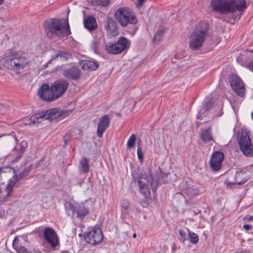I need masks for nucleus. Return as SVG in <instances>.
<instances>
[{
  "mask_svg": "<svg viewBox=\"0 0 253 253\" xmlns=\"http://www.w3.org/2000/svg\"><path fill=\"white\" fill-rule=\"evenodd\" d=\"M17 181L18 177L14 169H0V203L5 202L10 196Z\"/></svg>",
  "mask_w": 253,
  "mask_h": 253,
  "instance_id": "nucleus-1",
  "label": "nucleus"
},
{
  "mask_svg": "<svg viewBox=\"0 0 253 253\" xmlns=\"http://www.w3.org/2000/svg\"><path fill=\"white\" fill-rule=\"evenodd\" d=\"M213 10L220 14H227L237 10L242 12L246 7L245 0H211Z\"/></svg>",
  "mask_w": 253,
  "mask_h": 253,
  "instance_id": "nucleus-2",
  "label": "nucleus"
},
{
  "mask_svg": "<svg viewBox=\"0 0 253 253\" xmlns=\"http://www.w3.org/2000/svg\"><path fill=\"white\" fill-rule=\"evenodd\" d=\"M45 31L49 38H62L70 34L68 20L61 19H53L45 23Z\"/></svg>",
  "mask_w": 253,
  "mask_h": 253,
  "instance_id": "nucleus-3",
  "label": "nucleus"
},
{
  "mask_svg": "<svg viewBox=\"0 0 253 253\" xmlns=\"http://www.w3.org/2000/svg\"><path fill=\"white\" fill-rule=\"evenodd\" d=\"M209 25L205 22L198 24L189 38V46L193 50H198L208 37Z\"/></svg>",
  "mask_w": 253,
  "mask_h": 253,
  "instance_id": "nucleus-4",
  "label": "nucleus"
},
{
  "mask_svg": "<svg viewBox=\"0 0 253 253\" xmlns=\"http://www.w3.org/2000/svg\"><path fill=\"white\" fill-rule=\"evenodd\" d=\"M9 53H10V56L11 58L6 59L4 63V65L8 69L18 71L23 69L29 64V60L26 56L19 55L17 53L12 52L10 50H8L5 53L6 57L9 56L7 55Z\"/></svg>",
  "mask_w": 253,
  "mask_h": 253,
  "instance_id": "nucleus-5",
  "label": "nucleus"
},
{
  "mask_svg": "<svg viewBox=\"0 0 253 253\" xmlns=\"http://www.w3.org/2000/svg\"><path fill=\"white\" fill-rule=\"evenodd\" d=\"M116 20L123 27L126 26L128 24H135L137 19L133 11L128 8H119L114 14Z\"/></svg>",
  "mask_w": 253,
  "mask_h": 253,
  "instance_id": "nucleus-6",
  "label": "nucleus"
},
{
  "mask_svg": "<svg viewBox=\"0 0 253 253\" xmlns=\"http://www.w3.org/2000/svg\"><path fill=\"white\" fill-rule=\"evenodd\" d=\"M132 176L134 181H138L140 191L144 195L146 196L149 193L150 188L154 189L155 185L151 169H149L148 174H143L139 177L133 173Z\"/></svg>",
  "mask_w": 253,
  "mask_h": 253,
  "instance_id": "nucleus-7",
  "label": "nucleus"
},
{
  "mask_svg": "<svg viewBox=\"0 0 253 253\" xmlns=\"http://www.w3.org/2000/svg\"><path fill=\"white\" fill-rule=\"evenodd\" d=\"M237 140L240 148L243 154L246 156H253V146L248 133L246 131H242L238 133Z\"/></svg>",
  "mask_w": 253,
  "mask_h": 253,
  "instance_id": "nucleus-8",
  "label": "nucleus"
},
{
  "mask_svg": "<svg viewBox=\"0 0 253 253\" xmlns=\"http://www.w3.org/2000/svg\"><path fill=\"white\" fill-rule=\"evenodd\" d=\"M129 41L125 37L119 38L115 43L109 42L105 45V50L109 53L117 54L127 49Z\"/></svg>",
  "mask_w": 253,
  "mask_h": 253,
  "instance_id": "nucleus-9",
  "label": "nucleus"
},
{
  "mask_svg": "<svg viewBox=\"0 0 253 253\" xmlns=\"http://www.w3.org/2000/svg\"><path fill=\"white\" fill-rule=\"evenodd\" d=\"M56 99L63 95L69 86L68 82L63 79L57 80L51 84Z\"/></svg>",
  "mask_w": 253,
  "mask_h": 253,
  "instance_id": "nucleus-10",
  "label": "nucleus"
},
{
  "mask_svg": "<svg viewBox=\"0 0 253 253\" xmlns=\"http://www.w3.org/2000/svg\"><path fill=\"white\" fill-rule=\"evenodd\" d=\"M103 234L98 228L93 229L84 236L85 241L91 245L100 243L103 240Z\"/></svg>",
  "mask_w": 253,
  "mask_h": 253,
  "instance_id": "nucleus-11",
  "label": "nucleus"
},
{
  "mask_svg": "<svg viewBox=\"0 0 253 253\" xmlns=\"http://www.w3.org/2000/svg\"><path fill=\"white\" fill-rule=\"evenodd\" d=\"M45 240L48 243L53 250L59 245V240L56 232L50 227L46 228L43 233Z\"/></svg>",
  "mask_w": 253,
  "mask_h": 253,
  "instance_id": "nucleus-12",
  "label": "nucleus"
},
{
  "mask_svg": "<svg viewBox=\"0 0 253 253\" xmlns=\"http://www.w3.org/2000/svg\"><path fill=\"white\" fill-rule=\"evenodd\" d=\"M229 82L233 89L241 96L245 94V88L242 80L236 75H232L230 77Z\"/></svg>",
  "mask_w": 253,
  "mask_h": 253,
  "instance_id": "nucleus-13",
  "label": "nucleus"
},
{
  "mask_svg": "<svg viewBox=\"0 0 253 253\" xmlns=\"http://www.w3.org/2000/svg\"><path fill=\"white\" fill-rule=\"evenodd\" d=\"M39 96L42 100L45 101H52L56 100L54 93L52 90V87L47 84H43L38 90Z\"/></svg>",
  "mask_w": 253,
  "mask_h": 253,
  "instance_id": "nucleus-14",
  "label": "nucleus"
},
{
  "mask_svg": "<svg viewBox=\"0 0 253 253\" xmlns=\"http://www.w3.org/2000/svg\"><path fill=\"white\" fill-rule=\"evenodd\" d=\"M44 120H52L60 116L65 117L69 115L71 111H60L58 108H53L42 111Z\"/></svg>",
  "mask_w": 253,
  "mask_h": 253,
  "instance_id": "nucleus-15",
  "label": "nucleus"
},
{
  "mask_svg": "<svg viewBox=\"0 0 253 253\" xmlns=\"http://www.w3.org/2000/svg\"><path fill=\"white\" fill-rule=\"evenodd\" d=\"M224 159V154L219 151L214 152L210 162L211 169L214 171L219 170L221 167L222 161Z\"/></svg>",
  "mask_w": 253,
  "mask_h": 253,
  "instance_id": "nucleus-16",
  "label": "nucleus"
},
{
  "mask_svg": "<svg viewBox=\"0 0 253 253\" xmlns=\"http://www.w3.org/2000/svg\"><path fill=\"white\" fill-rule=\"evenodd\" d=\"M105 28L108 36L113 37L118 35L119 32L117 24L112 18H108L106 22Z\"/></svg>",
  "mask_w": 253,
  "mask_h": 253,
  "instance_id": "nucleus-17",
  "label": "nucleus"
},
{
  "mask_svg": "<svg viewBox=\"0 0 253 253\" xmlns=\"http://www.w3.org/2000/svg\"><path fill=\"white\" fill-rule=\"evenodd\" d=\"M50 52L52 54V58L47 63H50L53 61L60 60L61 61H66L70 57V54L65 51L52 49Z\"/></svg>",
  "mask_w": 253,
  "mask_h": 253,
  "instance_id": "nucleus-18",
  "label": "nucleus"
},
{
  "mask_svg": "<svg viewBox=\"0 0 253 253\" xmlns=\"http://www.w3.org/2000/svg\"><path fill=\"white\" fill-rule=\"evenodd\" d=\"M110 124V119L107 115H104L100 119L97 125V135L99 137L102 136L103 132L106 130Z\"/></svg>",
  "mask_w": 253,
  "mask_h": 253,
  "instance_id": "nucleus-19",
  "label": "nucleus"
},
{
  "mask_svg": "<svg viewBox=\"0 0 253 253\" xmlns=\"http://www.w3.org/2000/svg\"><path fill=\"white\" fill-rule=\"evenodd\" d=\"M104 43V39L103 37H96L92 41L90 47L95 53L99 54L103 48Z\"/></svg>",
  "mask_w": 253,
  "mask_h": 253,
  "instance_id": "nucleus-20",
  "label": "nucleus"
},
{
  "mask_svg": "<svg viewBox=\"0 0 253 253\" xmlns=\"http://www.w3.org/2000/svg\"><path fill=\"white\" fill-rule=\"evenodd\" d=\"M80 70L76 67H73L69 69H65L63 74L66 78L72 80H77L80 76Z\"/></svg>",
  "mask_w": 253,
  "mask_h": 253,
  "instance_id": "nucleus-21",
  "label": "nucleus"
},
{
  "mask_svg": "<svg viewBox=\"0 0 253 253\" xmlns=\"http://www.w3.org/2000/svg\"><path fill=\"white\" fill-rule=\"evenodd\" d=\"M80 64L82 69L83 70L89 69L94 71L98 68V64L95 61H82Z\"/></svg>",
  "mask_w": 253,
  "mask_h": 253,
  "instance_id": "nucleus-22",
  "label": "nucleus"
},
{
  "mask_svg": "<svg viewBox=\"0 0 253 253\" xmlns=\"http://www.w3.org/2000/svg\"><path fill=\"white\" fill-rule=\"evenodd\" d=\"M84 27L91 31L97 28V23L96 19L92 16H89L84 19Z\"/></svg>",
  "mask_w": 253,
  "mask_h": 253,
  "instance_id": "nucleus-23",
  "label": "nucleus"
},
{
  "mask_svg": "<svg viewBox=\"0 0 253 253\" xmlns=\"http://www.w3.org/2000/svg\"><path fill=\"white\" fill-rule=\"evenodd\" d=\"M18 239L15 238L13 241V246L16 249L18 253H36L35 249H32L28 250L22 246H18Z\"/></svg>",
  "mask_w": 253,
  "mask_h": 253,
  "instance_id": "nucleus-24",
  "label": "nucleus"
},
{
  "mask_svg": "<svg viewBox=\"0 0 253 253\" xmlns=\"http://www.w3.org/2000/svg\"><path fill=\"white\" fill-rule=\"evenodd\" d=\"M201 138L205 143H207L210 141H213L211 134V129L210 127L201 132Z\"/></svg>",
  "mask_w": 253,
  "mask_h": 253,
  "instance_id": "nucleus-25",
  "label": "nucleus"
},
{
  "mask_svg": "<svg viewBox=\"0 0 253 253\" xmlns=\"http://www.w3.org/2000/svg\"><path fill=\"white\" fill-rule=\"evenodd\" d=\"M235 182L234 183L242 184L248 180V176L245 172L242 171L237 172L235 175Z\"/></svg>",
  "mask_w": 253,
  "mask_h": 253,
  "instance_id": "nucleus-26",
  "label": "nucleus"
},
{
  "mask_svg": "<svg viewBox=\"0 0 253 253\" xmlns=\"http://www.w3.org/2000/svg\"><path fill=\"white\" fill-rule=\"evenodd\" d=\"M183 192L189 197H194L198 195L200 190L198 187L193 185L187 187Z\"/></svg>",
  "mask_w": 253,
  "mask_h": 253,
  "instance_id": "nucleus-27",
  "label": "nucleus"
},
{
  "mask_svg": "<svg viewBox=\"0 0 253 253\" xmlns=\"http://www.w3.org/2000/svg\"><path fill=\"white\" fill-rule=\"evenodd\" d=\"M77 217L80 219H83L85 215L89 213V210L84 205H81L79 207L77 211Z\"/></svg>",
  "mask_w": 253,
  "mask_h": 253,
  "instance_id": "nucleus-28",
  "label": "nucleus"
},
{
  "mask_svg": "<svg viewBox=\"0 0 253 253\" xmlns=\"http://www.w3.org/2000/svg\"><path fill=\"white\" fill-rule=\"evenodd\" d=\"M80 165L82 167V171L84 173H86L89 170V160L86 158H84L80 161Z\"/></svg>",
  "mask_w": 253,
  "mask_h": 253,
  "instance_id": "nucleus-29",
  "label": "nucleus"
},
{
  "mask_svg": "<svg viewBox=\"0 0 253 253\" xmlns=\"http://www.w3.org/2000/svg\"><path fill=\"white\" fill-rule=\"evenodd\" d=\"M65 207L68 214L73 215L75 214L76 208L70 202H66Z\"/></svg>",
  "mask_w": 253,
  "mask_h": 253,
  "instance_id": "nucleus-30",
  "label": "nucleus"
},
{
  "mask_svg": "<svg viewBox=\"0 0 253 253\" xmlns=\"http://www.w3.org/2000/svg\"><path fill=\"white\" fill-rule=\"evenodd\" d=\"M165 32L163 30H159L155 35L153 39V42L155 43H159L163 39V35Z\"/></svg>",
  "mask_w": 253,
  "mask_h": 253,
  "instance_id": "nucleus-31",
  "label": "nucleus"
},
{
  "mask_svg": "<svg viewBox=\"0 0 253 253\" xmlns=\"http://www.w3.org/2000/svg\"><path fill=\"white\" fill-rule=\"evenodd\" d=\"M42 115H43V113L42 112L41 113H39V114H36L32 116L30 119V121L34 124L39 123L40 122V120H41V119L43 120V117L42 116Z\"/></svg>",
  "mask_w": 253,
  "mask_h": 253,
  "instance_id": "nucleus-32",
  "label": "nucleus"
},
{
  "mask_svg": "<svg viewBox=\"0 0 253 253\" xmlns=\"http://www.w3.org/2000/svg\"><path fill=\"white\" fill-rule=\"evenodd\" d=\"M136 139V136L135 134H132L130 137L129 138L127 142V147L128 149H130L133 148Z\"/></svg>",
  "mask_w": 253,
  "mask_h": 253,
  "instance_id": "nucleus-33",
  "label": "nucleus"
},
{
  "mask_svg": "<svg viewBox=\"0 0 253 253\" xmlns=\"http://www.w3.org/2000/svg\"><path fill=\"white\" fill-rule=\"evenodd\" d=\"M189 231V240L193 244H196L199 241V237L197 234L192 232L190 231Z\"/></svg>",
  "mask_w": 253,
  "mask_h": 253,
  "instance_id": "nucleus-34",
  "label": "nucleus"
},
{
  "mask_svg": "<svg viewBox=\"0 0 253 253\" xmlns=\"http://www.w3.org/2000/svg\"><path fill=\"white\" fill-rule=\"evenodd\" d=\"M30 171V168H25L19 174L18 177V180H22L24 177L26 176Z\"/></svg>",
  "mask_w": 253,
  "mask_h": 253,
  "instance_id": "nucleus-35",
  "label": "nucleus"
},
{
  "mask_svg": "<svg viewBox=\"0 0 253 253\" xmlns=\"http://www.w3.org/2000/svg\"><path fill=\"white\" fill-rule=\"evenodd\" d=\"M138 158L141 162L143 161V153L141 148L138 146L137 150Z\"/></svg>",
  "mask_w": 253,
  "mask_h": 253,
  "instance_id": "nucleus-36",
  "label": "nucleus"
},
{
  "mask_svg": "<svg viewBox=\"0 0 253 253\" xmlns=\"http://www.w3.org/2000/svg\"><path fill=\"white\" fill-rule=\"evenodd\" d=\"M122 207L124 209H127L129 207V202L128 200L124 199L122 201Z\"/></svg>",
  "mask_w": 253,
  "mask_h": 253,
  "instance_id": "nucleus-37",
  "label": "nucleus"
},
{
  "mask_svg": "<svg viewBox=\"0 0 253 253\" xmlns=\"http://www.w3.org/2000/svg\"><path fill=\"white\" fill-rule=\"evenodd\" d=\"M98 4L102 6H107L109 4V0H96Z\"/></svg>",
  "mask_w": 253,
  "mask_h": 253,
  "instance_id": "nucleus-38",
  "label": "nucleus"
},
{
  "mask_svg": "<svg viewBox=\"0 0 253 253\" xmlns=\"http://www.w3.org/2000/svg\"><path fill=\"white\" fill-rule=\"evenodd\" d=\"M212 105V101H209L205 104V106L204 109L206 111H207L209 110L211 108Z\"/></svg>",
  "mask_w": 253,
  "mask_h": 253,
  "instance_id": "nucleus-39",
  "label": "nucleus"
},
{
  "mask_svg": "<svg viewBox=\"0 0 253 253\" xmlns=\"http://www.w3.org/2000/svg\"><path fill=\"white\" fill-rule=\"evenodd\" d=\"M71 135L70 134L67 133L64 136V143L66 145L70 141Z\"/></svg>",
  "mask_w": 253,
  "mask_h": 253,
  "instance_id": "nucleus-40",
  "label": "nucleus"
},
{
  "mask_svg": "<svg viewBox=\"0 0 253 253\" xmlns=\"http://www.w3.org/2000/svg\"><path fill=\"white\" fill-rule=\"evenodd\" d=\"M179 233L180 236V237L183 240V242H184L186 240V233H184L182 230H180L179 231Z\"/></svg>",
  "mask_w": 253,
  "mask_h": 253,
  "instance_id": "nucleus-41",
  "label": "nucleus"
},
{
  "mask_svg": "<svg viewBox=\"0 0 253 253\" xmlns=\"http://www.w3.org/2000/svg\"><path fill=\"white\" fill-rule=\"evenodd\" d=\"M138 0V5L137 6L140 7H141L144 3L145 0Z\"/></svg>",
  "mask_w": 253,
  "mask_h": 253,
  "instance_id": "nucleus-42",
  "label": "nucleus"
},
{
  "mask_svg": "<svg viewBox=\"0 0 253 253\" xmlns=\"http://www.w3.org/2000/svg\"><path fill=\"white\" fill-rule=\"evenodd\" d=\"M244 229H245L246 230H249L251 229L252 226L248 225V224H245L243 226Z\"/></svg>",
  "mask_w": 253,
  "mask_h": 253,
  "instance_id": "nucleus-43",
  "label": "nucleus"
},
{
  "mask_svg": "<svg viewBox=\"0 0 253 253\" xmlns=\"http://www.w3.org/2000/svg\"><path fill=\"white\" fill-rule=\"evenodd\" d=\"M246 220L248 221H253V216H247L245 218Z\"/></svg>",
  "mask_w": 253,
  "mask_h": 253,
  "instance_id": "nucleus-44",
  "label": "nucleus"
},
{
  "mask_svg": "<svg viewBox=\"0 0 253 253\" xmlns=\"http://www.w3.org/2000/svg\"><path fill=\"white\" fill-rule=\"evenodd\" d=\"M249 69L253 72V62H252L250 63Z\"/></svg>",
  "mask_w": 253,
  "mask_h": 253,
  "instance_id": "nucleus-45",
  "label": "nucleus"
},
{
  "mask_svg": "<svg viewBox=\"0 0 253 253\" xmlns=\"http://www.w3.org/2000/svg\"><path fill=\"white\" fill-rule=\"evenodd\" d=\"M202 114V112H201V111H200L198 113V114H197V118L198 119H200L201 118V116H202V114Z\"/></svg>",
  "mask_w": 253,
  "mask_h": 253,
  "instance_id": "nucleus-46",
  "label": "nucleus"
},
{
  "mask_svg": "<svg viewBox=\"0 0 253 253\" xmlns=\"http://www.w3.org/2000/svg\"><path fill=\"white\" fill-rule=\"evenodd\" d=\"M3 215H4L3 212H2V211L1 210H0V218L2 217Z\"/></svg>",
  "mask_w": 253,
  "mask_h": 253,
  "instance_id": "nucleus-47",
  "label": "nucleus"
},
{
  "mask_svg": "<svg viewBox=\"0 0 253 253\" xmlns=\"http://www.w3.org/2000/svg\"><path fill=\"white\" fill-rule=\"evenodd\" d=\"M21 154H19L18 156H17L16 159L15 161L21 158Z\"/></svg>",
  "mask_w": 253,
  "mask_h": 253,
  "instance_id": "nucleus-48",
  "label": "nucleus"
},
{
  "mask_svg": "<svg viewBox=\"0 0 253 253\" xmlns=\"http://www.w3.org/2000/svg\"><path fill=\"white\" fill-rule=\"evenodd\" d=\"M4 2V0H0V5H1Z\"/></svg>",
  "mask_w": 253,
  "mask_h": 253,
  "instance_id": "nucleus-49",
  "label": "nucleus"
},
{
  "mask_svg": "<svg viewBox=\"0 0 253 253\" xmlns=\"http://www.w3.org/2000/svg\"><path fill=\"white\" fill-rule=\"evenodd\" d=\"M61 253H69V252L67 251H63L61 252Z\"/></svg>",
  "mask_w": 253,
  "mask_h": 253,
  "instance_id": "nucleus-50",
  "label": "nucleus"
},
{
  "mask_svg": "<svg viewBox=\"0 0 253 253\" xmlns=\"http://www.w3.org/2000/svg\"><path fill=\"white\" fill-rule=\"evenodd\" d=\"M136 237V233H134V234H133V237L134 238H135Z\"/></svg>",
  "mask_w": 253,
  "mask_h": 253,
  "instance_id": "nucleus-51",
  "label": "nucleus"
},
{
  "mask_svg": "<svg viewBox=\"0 0 253 253\" xmlns=\"http://www.w3.org/2000/svg\"><path fill=\"white\" fill-rule=\"evenodd\" d=\"M252 118L253 119V112L252 113Z\"/></svg>",
  "mask_w": 253,
  "mask_h": 253,
  "instance_id": "nucleus-52",
  "label": "nucleus"
},
{
  "mask_svg": "<svg viewBox=\"0 0 253 253\" xmlns=\"http://www.w3.org/2000/svg\"><path fill=\"white\" fill-rule=\"evenodd\" d=\"M79 236H82L81 234H79Z\"/></svg>",
  "mask_w": 253,
  "mask_h": 253,
  "instance_id": "nucleus-53",
  "label": "nucleus"
}]
</instances>
